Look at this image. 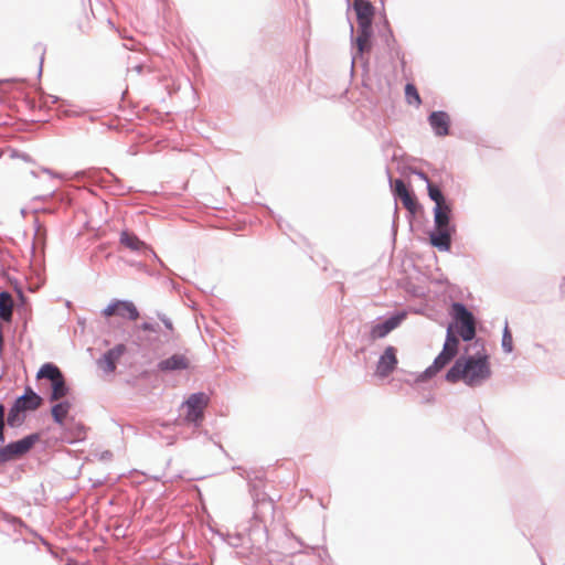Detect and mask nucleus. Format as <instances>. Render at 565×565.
<instances>
[{
	"instance_id": "4",
	"label": "nucleus",
	"mask_w": 565,
	"mask_h": 565,
	"mask_svg": "<svg viewBox=\"0 0 565 565\" xmlns=\"http://www.w3.org/2000/svg\"><path fill=\"white\" fill-rule=\"evenodd\" d=\"M209 397L204 393H195L189 396L182 407L185 409L184 420L198 423L203 419V412L207 406Z\"/></svg>"
},
{
	"instance_id": "1",
	"label": "nucleus",
	"mask_w": 565,
	"mask_h": 565,
	"mask_svg": "<svg viewBox=\"0 0 565 565\" xmlns=\"http://www.w3.org/2000/svg\"><path fill=\"white\" fill-rule=\"evenodd\" d=\"M491 376L489 358L483 351L476 355L458 359L446 374L450 383L463 381L469 386L480 385Z\"/></svg>"
},
{
	"instance_id": "17",
	"label": "nucleus",
	"mask_w": 565,
	"mask_h": 565,
	"mask_svg": "<svg viewBox=\"0 0 565 565\" xmlns=\"http://www.w3.org/2000/svg\"><path fill=\"white\" fill-rule=\"evenodd\" d=\"M120 243L125 247H127L131 250H136V252L142 250L146 248V244L142 241H140L137 235H135L134 233L127 232V231H124L120 234Z\"/></svg>"
},
{
	"instance_id": "6",
	"label": "nucleus",
	"mask_w": 565,
	"mask_h": 565,
	"mask_svg": "<svg viewBox=\"0 0 565 565\" xmlns=\"http://www.w3.org/2000/svg\"><path fill=\"white\" fill-rule=\"evenodd\" d=\"M106 318L118 316L124 319L135 321L139 318V311L134 302L128 300H113L104 310Z\"/></svg>"
},
{
	"instance_id": "7",
	"label": "nucleus",
	"mask_w": 565,
	"mask_h": 565,
	"mask_svg": "<svg viewBox=\"0 0 565 565\" xmlns=\"http://www.w3.org/2000/svg\"><path fill=\"white\" fill-rule=\"evenodd\" d=\"M397 365L396 349L394 347H387L383 354L380 356L376 364L375 375L379 377L388 376Z\"/></svg>"
},
{
	"instance_id": "15",
	"label": "nucleus",
	"mask_w": 565,
	"mask_h": 565,
	"mask_svg": "<svg viewBox=\"0 0 565 565\" xmlns=\"http://www.w3.org/2000/svg\"><path fill=\"white\" fill-rule=\"evenodd\" d=\"M450 206L444 205V206H435L434 214H435V226L436 230H452L454 228L449 224L450 220Z\"/></svg>"
},
{
	"instance_id": "16",
	"label": "nucleus",
	"mask_w": 565,
	"mask_h": 565,
	"mask_svg": "<svg viewBox=\"0 0 565 565\" xmlns=\"http://www.w3.org/2000/svg\"><path fill=\"white\" fill-rule=\"evenodd\" d=\"M451 232L452 230H436L430 234V243L443 250H448L451 243Z\"/></svg>"
},
{
	"instance_id": "25",
	"label": "nucleus",
	"mask_w": 565,
	"mask_h": 565,
	"mask_svg": "<svg viewBox=\"0 0 565 565\" xmlns=\"http://www.w3.org/2000/svg\"><path fill=\"white\" fill-rule=\"evenodd\" d=\"M502 348L504 352L511 353L513 350V339L512 334L508 327L504 328L503 337H502Z\"/></svg>"
},
{
	"instance_id": "27",
	"label": "nucleus",
	"mask_w": 565,
	"mask_h": 565,
	"mask_svg": "<svg viewBox=\"0 0 565 565\" xmlns=\"http://www.w3.org/2000/svg\"><path fill=\"white\" fill-rule=\"evenodd\" d=\"M4 407L0 404V443H3L4 435H3V428H4Z\"/></svg>"
},
{
	"instance_id": "20",
	"label": "nucleus",
	"mask_w": 565,
	"mask_h": 565,
	"mask_svg": "<svg viewBox=\"0 0 565 565\" xmlns=\"http://www.w3.org/2000/svg\"><path fill=\"white\" fill-rule=\"evenodd\" d=\"M62 372L57 366L51 363L44 364L38 372L39 379H49L52 383L62 376Z\"/></svg>"
},
{
	"instance_id": "14",
	"label": "nucleus",
	"mask_w": 565,
	"mask_h": 565,
	"mask_svg": "<svg viewBox=\"0 0 565 565\" xmlns=\"http://www.w3.org/2000/svg\"><path fill=\"white\" fill-rule=\"evenodd\" d=\"M41 403L42 398L29 388L23 396L15 401V411H35L40 407Z\"/></svg>"
},
{
	"instance_id": "9",
	"label": "nucleus",
	"mask_w": 565,
	"mask_h": 565,
	"mask_svg": "<svg viewBox=\"0 0 565 565\" xmlns=\"http://www.w3.org/2000/svg\"><path fill=\"white\" fill-rule=\"evenodd\" d=\"M191 365L190 359L182 353H175L159 362L158 367L163 372L188 370Z\"/></svg>"
},
{
	"instance_id": "18",
	"label": "nucleus",
	"mask_w": 565,
	"mask_h": 565,
	"mask_svg": "<svg viewBox=\"0 0 565 565\" xmlns=\"http://www.w3.org/2000/svg\"><path fill=\"white\" fill-rule=\"evenodd\" d=\"M13 311V300L9 292L0 294V317L4 321H10Z\"/></svg>"
},
{
	"instance_id": "13",
	"label": "nucleus",
	"mask_w": 565,
	"mask_h": 565,
	"mask_svg": "<svg viewBox=\"0 0 565 565\" xmlns=\"http://www.w3.org/2000/svg\"><path fill=\"white\" fill-rule=\"evenodd\" d=\"M404 316H394L383 323L375 324L370 333L372 340L384 338L392 330L398 327Z\"/></svg>"
},
{
	"instance_id": "3",
	"label": "nucleus",
	"mask_w": 565,
	"mask_h": 565,
	"mask_svg": "<svg viewBox=\"0 0 565 565\" xmlns=\"http://www.w3.org/2000/svg\"><path fill=\"white\" fill-rule=\"evenodd\" d=\"M459 340L456 335L452 324L447 329V337L443 348V351L435 359L431 366L427 369L429 375H434L444 369L458 353Z\"/></svg>"
},
{
	"instance_id": "12",
	"label": "nucleus",
	"mask_w": 565,
	"mask_h": 565,
	"mask_svg": "<svg viewBox=\"0 0 565 565\" xmlns=\"http://www.w3.org/2000/svg\"><path fill=\"white\" fill-rule=\"evenodd\" d=\"M429 124L438 136H447L449 134L450 118L445 111H434L430 114Z\"/></svg>"
},
{
	"instance_id": "23",
	"label": "nucleus",
	"mask_w": 565,
	"mask_h": 565,
	"mask_svg": "<svg viewBox=\"0 0 565 565\" xmlns=\"http://www.w3.org/2000/svg\"><path fill=\"white\" fill-rule=\"evenodd\" d=\"M371 26L365 29H359V35L356 38V44L360 52H363L370 47Z\"/></svg>"
},
{
	"instance_id": "2",
	"label": "nucleus",
	"mask_w": 565,
	"mask_h": 565,
	"mask_svg": "<svg viewBox=\"0 0 565 565\" xmlns=\"http://www.w3.org/2000/svg\"><path fill=\"white\" fill-rule=\"evenodd\" d=\"M455 324L452 327L463 341H470L476 335V321L470 311L459 302L451 306Z\"/></svg>"
},
{
	"instance_id": "21",
	"label": "nucleus",
	"mask_w": 565,
	"mask_h": 565,
	"mask_svg": "<svg viewBox=\"0 0 565 565\" xmlns=\"http://www.w3.org/2000/svg\"><path fill=\"white\" fill-rule=\"evenodd\" d=\"M70 407H71V405L68 402H62L52 407V416L57 424H60V425L64 424V420L68 414Z\"/></svg>"
},
{
	"instance_id": "8",
	"label": "nucleus",
	"mask_w": 565,
	"mask_h": 565,
	"mask_svg": "<svg viewBox=\"0 0 565 565\" xmlns=\"http://www.w3.org/2000/svg\"><path fill=\"white\" fill-rule=\"evenodd\" d=\"M126 352L125 344H117L108 350L100 359L97 360V365L105 373H113L116 370L117 362Z\"/></svg>"
},
{
	"instance_id": "29",
	"label": "nucleus",
	"mask_w": 565,
	"mask_h": 565,
	"mask_svg": "<svg viewBox=\"0 0 565 565\" xmlns=\"http://www.w3.org/2000/svg\"><path fill=\"white\" fill-rule=\"evenodd\" d=\"M163 322L168 329L172 330V323L169 320H164Z\"/></svg>"
},
{
	"instance_id": "28",
	"label": "nucleus",
	"mask_w": 565,
	"mask_h": 565,
	"mask_svg": "<svg viewBox=\"0 0 565 565\" xmlns=\"http://www.w3.org/2000/svg\"><path fill=\"white\" fill-rule=\"evenodd\" d=\"M141 328L145 331H150V332H154L156 331L154 327L151 323H143Z\"/></svg>"
},
{
	"instance_id": "11",
	"label": "nucleus",
	"mask_w": 565,
	"mask_h": 565,
	"mask_svg": "<svg viewBox=\"0 0 565 565\" xmlns=\"http://www.w3.org/2000/svg\"><path fill=\"white\" fill-rule=\"evenodd\" d=\"M394 192L401 199L405 209H407L411 213H415L417 211V201L414 198V195L408 191L403 180H395Z\"/></svg>"
},
{
	"instance_id": "26",
	"label": "nucleus",
	"mask_w": 565,
	"mask_h": 565,
	"mask_svg": "<svg viewBox=\"0 0 565 565\" xmlns=\"http://www.w3.org/2000/svg\"><path fill=\"white\" fill-rule=\"evenodd\" d=\"M23 413L22 411H15V404L10 409L8 414V424L11 426H14L18 422H20V414Z\"/></svg>"
},
{
	"instance_id": "24",
	"label": "nucleus",
	"mask_w": 565,
	"mask_h": 565,
	"mask_svg": "<svg viewBox=\"0 0 565 565\" xmlns=\"http://www.w3.org/2000/svg\"><path fill=\"white\" fill-rule=\"evenodd\" d=\"M428 195L436 203V206L447 205L441 191L433 183H428Z\"/></svg>"
},
{
	"instance_id": "5",
	"label": "nucleus",
	"mask_w": 565,
	"mask_h": 565,
	"mask_svg": "<svg viewBox=\"0 0 565 565\" xmlns=\"http://www.w3.org/2000/svg\"><path fill=\"white\" fill-rule=\"evenodd\" d=\"M38 437L34 435L26 436L18 441L11 443L0 449V461L13 460L26 454L36 441Z\"/></svg>"
},
{
	"instance_id": "19",
	"label": "nucleus",
	"mask_w": 565,
	"mask_h": 565,
	"mask_svg": "<svg viewBox=\"0 0 565 565\" xmlns=\"http://www.w3.org/2000/svg\"><path fill=\"white\" fill-rule=\"evenodd\" d=\"M68 393V387L66 386L64 376H60V379L55 380L52 383V393L51 401H58L66 396Z\"/></svg>"
},
{
	"instance_id": "10",
	"label": "nucleus",
	"mask_w": 565,
	"mask_h": 565,
	"mask_svg": "<svg viewBox=\"0 0 565 565\" xmlns=\"http://www.w3.org/2000/svg\"><path fill=\"white\" fill-rule=\"evenodd\" d=\"M354 10L356 12L359 29H365L372 25L374 10L369 1L355 0Z\"/></svg>"
},
{
	"instance_id": "22",
	"label": "nucleus",
	"mask_w": 565,
	"mask_h": 565,
	"mask_svg": "<svg viewBox=\"0 0 565 565\" xmlns=\"http://www.w3.org/2000/svg\"><path fill=\"white\" fill-rule=\"evenodd\" d=\"M405 97H406V102L409 104V105H414L416 107H419L420 104H422V99H420V96H419V93L416 88V86L414 84H406L405 86Z\"/></svg>"
}]
</instances>
